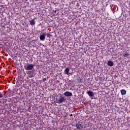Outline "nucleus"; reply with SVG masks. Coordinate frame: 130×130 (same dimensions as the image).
I'll return each mask as SVG.
<instances>
[{"instance_id":"nucleus-1","label":"nucleus","mask_w":130,"mask_h":130,"mask_svg":"<svg viewBox=\"0 0 130 130\" xmlns=\"http://www.w3.org/2000/svg\"><path fill=\"white\" fill-rule=\"evenodd\" d=\"M27 64L24 66L25 71H32L34 69V65L33 64L27 63Z\"/></svg>"},{"instance_id":"nucleus-2","label":"nucleus","mask_w":130,"mask_h":130,"mask_svg":"<svg viewBox=\"0 0 130 130\" xmlns=\"http://www.w3.org/2000/svg\"><path fill=\"white\" fill-rule=\"evenodd\" d=\"M76 126L77 128V129L81 130L84 127V125L81 124V122H77L76 124Z\"/></svg>"},{"instance_id":"nucleus-3","label":"nucleus","mask_w":130,"mask_h":130,"mask_svg":"<svg viewBox=\"0 0 130 130\" xmlns=\"http://www.w3.org/2000/svg\"><path fill=\"white\" fill-rule=\"evenodd\" d=\"M64 95L66 97H72V96H73V93L70 91H66L64 93Z\"/></svg>"},{"instance_id":"nucleus-4","label":"nucleus","mask_w":130,"mask_h":130,"mask_svg":"<svg viewBox=\"0 0 130 130\" xmlns=\"http://www.w3.org/2000/svg\"><path fill=\"white\" fill-rule=\"evenodd\" d=\"M57 103H58V104H60V103H63V102L66 101V99H64V97H62L57 100Z\"/></svg>"},{"instance_id":"nucleus-5","label":"nucleus","mask_w":130,"mask_h":130,"mask_svg":"<svg viewBox=\"0 0 130 130\" xmlns=\"http://www.w3.org/2000/svg\"><path fill=\"white\" fill-rule=\"evenodd\" d=\"M43 34V35L40 36V39L42 41H44V40H45V35H46V34L45 32H44Z\"/></svg>"},{"instance_id":"nucleus-6","label":"nucleus","mask_w":130,"mask_h":130,"mask_svg":"<svg viewBox=\"0 0 130 130\" xmlns=\"http://www.w3.org/2000/svg\"><path fill=\"white\" fill-rule=\"evenodd\" d=\"M87 94L89 96V97H93L94 96V93H93V91H87Z\"/></svg>"},{"instance_id":"nucleus-7","label":"nucleus","mask_w":130,"mask_h":130,"mask_svg":"<svg viewBox=\"0 0 130 130\" xmlns=\"http://www.w3.org/2000/svg\"><path fill=\"white\" fill-rule=\"evenodd\" d=\"M76 81L77 83H82V82H83V78L79 77L76 79Z\"/></svg>"},{"instance_id":"nucleus-8","label":"nucleus","mask_w":130,"mask_h":130,"mask_svg":"<svg viewBox=\"0 0 130 130\" xmlns=\"http://www.w3.org/2000/svg\"><path fill=\"white\" fill-rule=\"evenodd\" d=\"M114 64V63H113L112 61H108V66L109 67H113Z\"/></svg>"},{"instance_id":"nucleus-9","label":"nucleus","mask_w":130,"mask_h":130,"mask_svg":"<svg viewBox=\"0 0 130 130\" xmlns=\"http://www.w3.org/2000/svg\"><path fill=\"white\" fill-rule=\"evenodd\" d=\"M69 72H70V68H66V69L64 70V73L66 75H69Z\"/></svg>"},{"instance_id":"nucleus-10","label":"nucleus","mask_w":130,"mask_h":130,"mask_svg":"<svg viewBox=\"0 0 130 130\" xmlns=\"http://www.w3.org/2000/svg\"><path fill=\"white\" fill-rule=\"evenodd\" d=\"M120 92L122 95H125V94H126V90L125 89H121Z\"/></svg>"},{"instance_id":"nucleus-11","label":"nucleus","mask_w":130,"mask_h":130,"mask_svg":"<svg viewBox=\"0 0 130 130\" xmlns=\"http://www.w3.org/2000/svg\"><path fill=\"white\" fill-rule=\"evenodd\" d=\"M29 23L30 25H31L32 26H34V25H35V21L33 19L29 20Z\"/></svg>"},{"instance_id":"nucleus-12","label":"nucleus","mask_w":130,"mask_h":130,"mask_svg":"<svg viewBox=\"0 0 130 130\" xmlns=\"http://www.w3.org/2000/svg\"><path fill=\"white\" fill-rule=\"evenodd\" d=\"M9 97H12V96H14V92L10 90L9 91Z\"/></svg>"},{"instance_id":"nucleus-13","label":"nucleus","mask_w":130,"mask_h":130,"mask_svg":"<svg viewBox=\"0 0 130 130\" xmlns=\"http://www.w3.org/2000/svg\"><path fill=\"white\" fill-rule=\"evenodd\" d=\"M123 56H124V57H127L128 56H129V54H128L127 52H126L125 53L123 54Z\"/></svg>"},{"instance_id":"nucleus-14","label":"nucleus","mask_w":130,"mask_h":130,"mask_svg":"<svg viewBox=\"0 0 130 130\" xmlns=\"http://www.w3.org/2000/svg\"><path fill=\"white\" fill-rule=\"evenodd\" d=\"M50 36H51V34H50V33L49 32L47 34V37H48H48H50Z\"/></svg>"},{"instance_id":"nucleus-15","label":"nucleus","mask_w":130,"mask_h":130,"mask_svg":"<svg viewBox=\"0 0 130 130\" xmlns=\"http://www.w3.org/2000/svg\"><path fill=\"white\" fill-rule=\"evenodd\" d=\"M3 97H4V95H3L2 92H0V99L3 98Z\"/></svg>"},{"instance_id":"nucleus-16","label":"nucleus","mask_w":130,"mask_h":130,"mask_svg":"<svg viewBox=\"0 0 130 130\" xmlns=\"http://www.w3.org/2000/svg\"><path fill=\"white\" fill-rule=\"evenodd\" d=\"M43 81L44 82H45V81H46V78H43Z\"/></svg>"},{"instance_id":"nucleus-17","label":"nucleus","mask_w":130,"mask_h":130,"mask_svg":"<svg viewBox=\"0 0 130 130\" xmlns=\"http://www.w3.org/2000/svg\"><path fill=\"white\" fill-rule=\"evenodd\" d=\"M4 92L5 93V94H4V95H6V94H7V92H6V91H4Z\"/></svg>"},{"instance_id":"nucleus-18","label":"nucleus","mask_w":130,"mask_h":130,"mask_svg":"<svg viewBox=\"0 0 130 130\" xmlns=\"http://www.w3.org/2000/svg\"><path fill=\"white\" fill-rule=\"evenodd\" d=\"M70 116H73V114H70Z\"/></svg>"},{"instance_id":"nucleus-19","label":"nucleus","mask_w":130,"mask_h":130,"mask_svg":"<svg viewBox=\"0 0 130 130\" xmlns=\"http://www.w3.org/2000/svg\"><path fill=\"white\" fill-rule=\"evenodd\" d=\"M54 12H55V13L56 12V10H55Z\"/></svg>"}]
</instances>
